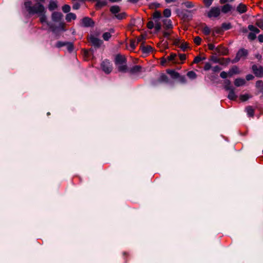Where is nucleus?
Segmentation results:
<instances>
[{
	"mask_svg": "<svg viewBox=\"0 0 263 263\" xmlns=\"http://www.w3.org/2000/svg\"><path fill=\"white\" fill-rule=\"evenodd\" d=\"M24 6L30 14H38L40 16V20L42 23H46L52 32L56 31V29L53 27V25L47 22L45 9L43 5L37 3L32 6L31 1H25Z\"/></svg>",
	"mask_w": 263,
	"mask_h": 263,
	"instance_id": "obj_1",
	"label": "nucleus"
},
{
	"mask_svg": "<svg viewBox=\"0 0 263 263\" xmlns=\"http://www.w3.org/2000/svg\"><path fill=\"white\" fill-rule=\"evenodd\" d=\"M221 13V10L219 7H212L207 12V16L210 18L218 17Z\"/></svg>",
	"mask_w": 263,
	"mask_h": 263,
	"instance_id": "obj_2",
	"label": "nucleus"
},
{
	"mask_svg": "<svg viewBox=\"0 0 263 263\" xmlns=\"http://www.w3.org/2000/svg\"><path fill=\"white\" fill-rule=\"evenodd\" d=\"M101 67L102 70L106 74L110 73L112 70V65L108 60L103 61Z\"/></svg>",
	"mask_w": 263,
	"mask_h": 263,
	"instance_id": "obj_3",
	"label": "nucleus"
},
{
	"mask_svg": "<svg viewBox=\"0 0 263 263\" xmlns=\"http://www.w3.org/2000/svg\"><path fill=\"white\" fill-rule=\"evenodd\" d=\"M248 55V51L245 49H240L237 53L233 62L236 63L238 62L241 59L245 58Z\"/></svg>",
	"mask_w": 263,
	"mask_h": 263,
	"instance_id": "obj_4",
	"label": "nucleus"
},
{
	"mask_svg": "<svg viewBox=\"0 0 263 263\" xmlns=\"http://www.w3.org/2000/svg\"><path fill=\"white\" fill-rule=\"evenodd\" d=\"M167 61H172L175 63H179L178 60L177 58V54L176 53H171L166 59H163L161 61V64L163 65Z\"/></svg>",
	"mask_w": 263,
	"mask_h": 263,
	"instance_id": "obj_5",
	"label": "nucleus"
},
{
	"mask_svg": "<svg viewBox=\"0 0 263 263\" xmlns=\"http://www.w3.org/2000/svg\"><path fill=\"white\" fill-rule=\"evenodd\" d=\"M252 70L256 76L258 77L263 76V68L262 67L254 65L252 66Z\"/></svg>",
	"mask_w": 263,
	"mask_h": 263,
	"instance_id": "obj_6",
	"label": "nucleus"
},
{
	"mask_svg": "<svg viewBox=\"0 0 263 263\" xmlns=\"http://www.w3.org/2000/svg\"><path fill=\"white\" fill-rule=\"evenodd\" d=\"M215 51L219 55H226L228 54V49L225 47L219 46L216 48Z\"/></svg>",
	"mask_w": 263,
	"mask_h": 263,
	"instance_id": "obj_7",
	"label": "nucleus"
},
{
	"mask_svg": "<svg viewBox=\"0 0 263 263\" xmlns=\"http://www.w3.org/2000/svg\"><path fill=\"white\" fill-rule=\"evenodd\" d=\"M89 42L95 47H99L102 44V41L95 37L94 36H90L89 37Z\"/></svg>",
	"mask_w": 263,
	"mask_h": 263,
	"instance_id": "obj_8",
	"label": "nucleus"
},
{
	"mask_svg": "<svg viewBox=\"0 0 263 263\" xmlns=\"http://www.w3.org/2000/svg\"><path fill=\"white\" fill-rule=\"evenodd\" d=\"M63 15L61 12H54L51 15L52 20L55 22H60L62 20Z\"/></svg>",
	"mask_w": 263,
	"mask_h": 263,
	"instance_id": "obj_9",
	"label": "nucleus"
},
{
	"mask_svg": "<svg viewBox=\"0 0 263 263\" xmlns=\"http://www.w3.org/2000/svg\"><path fill=\"white\" fill-rule=\"evenodd\" d=\"M126 63V60L124 56L118 54L115 58V64Z\"/></svg>",
	"mask_w": 263,
	"mask_h": 263,
	"instance_id": "obj_10",
	"label": "nucleus"
},
{
	"mask_svg": "<svg viewBox=\"0 0 263 263\" xmlns=\"http://www.w3.org/2000/svg\"><path fill=\"white\" fill-rule=\"evenodd\" d=\"M83 25L85 27H90L93 25V22L89 17H85L82 21Z\"/></svg>",
	"mask_w": 263,
	"mask_h": 263,
	"instance_id": "obj_11",
	"label": "nucleus"
},
{
	"mask_svg": "<svg viewBox=\"0 0 263 263\" xmlns=\"http://www.w3.org/2000/svg\"><path fill=\"white\" fill-rule=\"evenodd\" d=\"M163 23V27L165 29H172L173 28V24L171 20L164 19Z\"/></svg>",
	"mask_w": 263,
	"mask_h": 263,
	"instance_id": "obj_12",
	"label": "nucleus"
},
{
	"mask_svg": "<svg viewBox=\"0 0 263 263\" xmlns=\"http://www.w3.org/2000/svg\"><path fill=\"white\" fill-rule=\"evenodd\" d=\"M173 33V31L172 30V29H166V30L163 31V35L167 40H171V39H173V36H171V34H172Z\"/></svg>",
	"mask_w": 263,
	"mask_h": 263,
	"instance_id": "obj_13",
	"label": "nucleus"
},
{
	"mask_svg": "<svg viewBox=\"0 0 263 263\" xmlns=\"http://www.w3.org/2000/svg\"><path fill=\"white\" fill-rule=\"evenodd\" d=\"M232 9V6L230 4H226L222 6L221 11L223 13H227L230 12Z\"/></svg>",
	"mask_w": 263,
	"mask_h": 263,
	"instance_id": "obj_14",
	"label": "nucleus"
},
{
	"mask_svg": "<svg viewBox=\"0 0 263 263\" xmlns=\"http://www.w3.org/2000/svg\"><path fill=\"white\" fill-rule=\"evenodd\" d=\"M236 10L240 14L246 12L247 10L246 6L243 4H240L237 6Z\"/></svg>",
	"mask_w": 263,
	"mask_h": 263,
	"instance_id": "obj_15",
	"label": "nucleus"
},
{
	"mask_svg": "<svg viewBox=\"0 0 263 263\" xmlns=\"http://www.w3.org/2000/svg\"><path fill=\"white\" fill-rule=\"evenodd\" d=\"M167 73L173 79H177L179 77V73L174 70L168 69L167 70Z\"/></svg>",
	"mask_w": 263,
	"mask_h": 263,
	"instance_id": "obj_16",
	"label": "nucleus"
},
{
	"mask_svg": "<svg viewBox=\"0 0 263 263\" xmlns=\"http://www.w3.org/2000/svg\"><path fill=\"white\" fill-rule=\"evenodd\" d=\"M246 81L243 79L238 78L236 79L234 81V84L237 87H239L245 85Z\"/></svg>",
	"mask_w": 263,
	"mask_h": 263,
	"instance_id": "obj_17",
	"label": "nucleus"
},
{
	"mask_svg": "<svg viewBox=\"0 0 263 263\" xmlns=\"http://www.w3.org/2000/svg\"><path fill=\"white\" fill-rule=\"evenodd\" d=\"M140 48L144 53H148L152 51L153 48L151 46H141Z\"/></svg>",
	"mask_w": 263,
	"mask_h": 263,
	"instance_id": "obj_18",
	"label": "nucleus"
},
{
	"mask_svg": "<svg viewBox=\"0 0 263 263\" xmlns=\"http://www.w3.org/2000/svg\"><path fill=\"white\" fill-rule=\"evenodd\" d=\"M116 65L119 71L125 72L127 71V68L126 63L116 64Z\"/></svg>",
	"mask_w": 263,
	"mask_h": 263,
	"instance_id": "obj_19",
	"label": "nucleus"
},
{
	"mask_svg": "<svg viewBox=\"0 0 263 263\" xmlns=\"http://www.w3.org/2000/svg\"><path fill=\"white\" fill-rule=\"evenodd\" d=\"M229 91L228 98L231 100H235L237 98V96L235 93L234 88L230 89Z\"/></svg>",
	"mask_w": 263,
	"mask_h": 263,
	"instance_id": "obj_20",
	"label": "nucleus"
},
{
	"mask_svg": "<svg viewBox=\"0 0 263 263\" xmlns=\"http://www.w3.org/2000/svg\"><path fill=\"white\" fill-rule=\"evenodd\" d=\"M141 66L139 65H136L131 68L129 71L132 74L137 73L141 71Z\"/></svg>",
	"mask_w": 263,
	"mask_h": 263,
	"instance_id": "obj_21",
	"label": "nucleus"
},
{
	"mask_svg": "<svg viewBox=\"0 0 263 263\" xmlns=\"http://www.w3.org/2000/svg\"><path fill=\"white\" fill-rule=\"evenodd\" d=\"M110 11L115 15L119 13L120 11V8L118 6H113L110 8Z\"/></svg>",
	"mask_w": 263,
	"mask_h": 263,
	"instance_id": "obj_22",
	"label": "nucleus"
},
{
	"mask_svg": "<svg viewBox=\"0 0 263 263\" xmlns=\"http://www.w3.org/2000/svg\"><path fill=\"white\" fill-rule=\"evenodd\" d=\"M97 1L96 7L97 8H100L102 7H104L107 5V2L106 0H95Z\"/></svg>",
	"mask_w": 263,
	"mask_h": 263,
	"instance_id": "obj_23",
	"label": "nucleus"
},
{
	"mask_svg": "<svg viewBox=\"0 0 263 263\" xmlns=\"http://www.w3.org/2000/svg\"><path fill=\"white\" fill-rule=\"evenodd\" d=\"M246 112L249 117H253L254 114V110L251 106H248L246 108Z\"/></svg>",
	"mask_w": 263,
	"mask_h": 263,
	"instance_id": "obj_24",
	"label": "nucleus"
},
{
	"mask_svg": "<svg viewBox=\"0 0 263 263\" xmlns=\"http://www.w3.org/2000/svg\"><path fill=\"white\" fill-rule=\"evenodd\" d=\"M248 29L250 31L254 33L255 34H258L260 32L259 29L252 25H249Z\"/></svg>",
	"mask_w": 263,
	"mask_h": 263,
	"instance_id": "obj_25",
	"label": "nucleus"
},
{
	"mask_svg": "<svg viewBox=\"0 0 263 263\" xmlns=\"http://www.w3.org/2000/svg\"><path fill=\"white\" fill-rule=\"evenodd\" d=\"M76 18V15L72 13H69L66 16V20L69 22L71 20H74Z\"/></svg>",
	"mask_w": 263,
	"mask_h": 263,
	"instance_id": "obj_26",
	"label": "nucleus"
},
{
	"mask_svg": "<svg viewBox=\"0 0 263 263\" xmlns=\"http://www.w3.org/2000/svg\"><path fill=\"white\" fill-rule=\"evenodd\" d=\"M58 7L57 3L54 1H50L48 5V9L50 11L54 10Z\"/></svg>",
	"mask_w": 263,
	"mask_h": 263,
	"instance_id": "obj_27",
	"label": "nucleus"
},
{
	"mask_svg": "<svg viewBox=\"0 0 263 263\" xmlns=\"http://www.w3.org/2000/svg\"><path fill=\"white\" fill-rule=\"evenodd\" d=\"M224 88L227 90H229L234 88L232 86H231V82L229 80H226L224 81Z\"/></svg>",
	"mask_w": 263,
	"mask_h": 263,
	"instance_id": "obj_28",
	"label": "nucleus"
},
{
	"mask_svg": "<svg viewBox=\"0 0 263 263\" xmlns=\"http://www.w3.org/2000/svg\"><path fill=\"white\" fill-rule=\"evenodd\" d=\"M256 86L260 92L263 93V81H257L256 83Z\"/></svg>",
	"mask_w": 263,
	"mask_h": 263,
	"instance_id": "obj_29",
	"label": "nucleus"
},
{
	"mask_svg": "<svg viewBox=\"0 0 263 263\" xmlns=\"http://www.w3.org/2000/svg\"><path fill=\"white\" fill-rule=\"evenodd\" d=\"M251 98H252V96L248 93L241 95L239 96V99L241 101H246Z\"/></svg>",
	"mask_w": 263,
	"mask_h": 263,
	"instance_id": "obj_30",
	"label": "nucleus"
},
{
	"mask_svg": "<svg viewBox=\"0 0 263 263\" xmlns=\"http://www.w3.org/2000/svg\"><path fill=\"white\" fill-rule=\"evenodd\" d=\"M179 47L182 51H185L189 48V45L186 42H183L180 43Z\"/></svg>",
	"mask_w": 263,
	"mask_h": 263,
	"instance_id": "obj_31",
	"label": "nucleus"
},
{
	"mask_svg": "<svg viewBox=\"0 0 263 263\" xmlns=\"http://www.w3.org/2000/svg\"><path fill=\"white\" fill-rule=\"evenodd\" d=\"M187 76L191 79H195L197 77L196 73L193 71H190L187 73Z\"/></svg>",
	"mask_w": 263,
	"mask_h": 263,
	"instance_id": "obj_32",
	"label": "nucleus"
},
{
	"mask_svg": "<svg viewBox=\"0 0 263 263\" xmlns=\"http://www.w3.org/2000/svg\"><path fill=\"white\" fill-rule=\"evenodd\" d=\"M232 27L231 25L229 23H224L221 25V28L224 30H227L231 29Z\"/></svg>",
	"mask_w": 263,
	"mask_h": 263,
	"instance_id": "obj_33",
	"label": "nucleus"
},
{
	"mask_svg": "<svg viewBox=\"0 0 263 263\" xmlns=\"http://www.w3.org/2000/svg\"><path fill=\"white\" fill-rule=\"evenodd\" d=\"M202 32L205 35H209L211 33V29L208 26L205 25L202 28Z\"/></svg>",
	"mask_w": 263,
	"mask_h": 263,
	"instance_id": "obj_34",
	"label": "nucleus"
},
{
	"mask_svg": "<svg viewBox=\"0 0 263 263\" xmlns=\"http://www.w3.org/2000/svg\"><path fill=\"white\" fill-rule=\"evenodd\" d=\"M66 46L67 49L69 52H72L73 50V45L72 43L67 42L65 45Z\"/></svg>",
	"mask_w": 263,
	"mask_h": 263,
	"instance_id": "obj_35",
	"label": "nucleus"
},
{
	"mask_svg": "<svg viewBox=\"0 0 263 263\" xmlns=\"http://www.w3.org/2000/svg\"><path fill=\"white\" fill-rule=\"evenodd\" d=\"M153 18L154 20H159V18L161 16V13L160 12H159L158 11H156L153 13Z\"/></svg>",
	"mask_w": 263,
	"mask_h": 263,
	"instance_id": "obj_36",
	"label": "nucleus"
},
{
	"mask_svg": "<svg viewBox=\"0 0 263 263\" xmlns=\"http://www.w3.org/2000/svg\"><path fill=\"white\" fill-rule=\"evenodd\" d=\"M168 81V78L165 74H162L159 78V81L161 82H166Z\"/></svg>",
	"mask_w": 263,
	"mask_h": 263,
	"instance_id": "obj_37",
	"label": "nucleus"
},
{
	"mask_svg": "<svg viewBox=\"0 0 263 263\" xmlns=\"http://www.w3.org/2000/svg\"><path fill=\"white\" fill-rule=\"evenodd\" d=\"M53 27L56 29V31L54 32H55L58 30H61V31H65V24L63 23H60L59 26L58 28L54 27V26H53Z\"/></svg>",
	"mask_w": 263,
	"mask_h": 263,
	"instance_id": "obj_38",
	"label": "nucleus"
},
{
	"mask_svg": "<svg viewBox=\"0 0 263 263\" xmlns=\"http://www.w3.org/2000/svg\"><path fill=\"white\" fill-rule=\"evenodd\" d=\"M173 39H171L170 41H173L174 44L175 46H179L180 44V41L179 38H175V37H173Z\"/></svg>",
	"mask_w": 263,
	"mask_h": 263,
	"instance_id": "obj_39",
	"label": "nucleus"
},
{
	"mask_svg": "<svg viewBox=\"0 0 263 263\" xmlns=\"http://www.w3.org/2000/svg\"><path fill=\"white\" fill-rule=\"evenodd\" d=\"M111 35L109 32H105L103 33L102 37L105 41H108Z\"/></svg>",
	"mask_w": 263,
	"mask_h": 263,
	"instance_id": "obj_40",
	"label": "nucleus"
},
{
	"mask_svg": "<svg viewBox=\"0 0 263 263\" xmlns=\"http://www.w3.org/2000/svg\"><path fill=\"white\" fill-rule=\"evenodd\" d=\"M163 15L166 17H169L171 15V11L170 9H165L163 11Z\"/></svg>",
	"mask_w": 263,
	"mask_h": 263,
	"instance_id": "obj_41",
	"label": "nucleus"
},
{
	"mask_svg": "<svg viewBox=\"0 0 263 263\" xmlns=\"http://www.w3.org/2000/svg\"><path fill=\"white\" fill-rule=\"evenodd\" d=\"M70 10V6L68 5H65L62 7V11L64 13H68Z\"/></svg>",
	"mask_w": 263,
	"mask_h": 263,
	"instance_id": "obj_42",
	"label": "nucleus"
},
{
	"mask_svg": "<svg viewBox=\"0 0 263 263\" xmlns=\"http://www.w3.org/2000/svg\"><path fill=\"white\" fill-rule=\"evenodd\" d=\"M256 25L263 30V19L257 20L256 22Z\"/></svg>",
	"mask_w": 263,
	"mask_h": 263,
	"instance_id": "obj_43",
	"label": "nucleus"
},
{
	"mask_svg": "<svg viewBox=\"0 0 263 263\" xmlns=\"http://www.w3.org/2000/svg\"><path fill=\"white\" fill-rule=\"evenodd\" d=\"M248 37L250 40L253 41L256 39V34H255L254 33L251 31L249 33V34L248 35Z\"/></svg>",
	"mask_w": 263,
	"mask_h": 263,
	"instance_id": "obj_44",
	"label": "nucleus"
},
{
	"mask_svg": "<svg viewBox=\"0 0 263 263\" xmlns=\"http://www.w3.org/2000/svg\"><path fill=\"white\" fill-rule=\"evenodd\" d=\"M116 18L118 20H122L125 17V13H118L115 15Z\"/></svg>",
	"mask_w": 263,
	"mask_h": 263,
	"instance_id": "obj_45",
	"label": "nucleus"
},
{
	"mask_svg": "<svg viewBox=\"0 0 263 263\" xmlns=\"http://www.w3.org/2000/svg\"><path fill=\"white\" fill-rule=\"evenodd\" d=\"M161 27L160 23L157 21V20L155 21V23L154 24V28L156 31H159L160 30Z\"/></svg>",
	"mask_w": 263,
	"mask_h": 263,
	"instance_id": "obj_46",
	"label": "nucleus"
},
{
	"mask_svg": "<svg viewBox=\"0 0 263 263\" xmlns=\"http://www.w3.org/2000/svg\"><path fill=\"white\" fill-rule=\"evenodd\" d=\"M232 72L233 74L239 73V68L237 66H234L232 68L230 69Z\"/></svg>",
	"mask_w": 263,
	"mask_h": 263,
	"instance_id": "obj_47",
	"label": "nucleus"
},
{
	"mask_svg": "<svg viewBox=\"0 0 263 263\" xmlns=\"http://www.w3.org/2000/svg\"><path fill=\"white\" fill-rule=\"evenodd\" d=\"M67 42L59 41L56 44V47L57 48H61L63 46H65Z\"/></svg>",
	"mask_w": 263,
	"mask_h": 263,
	"instance_id": "obj_48",
	"label": "nucleus"
},
{
	"mask_svg": "<svg viewBox=\"0 0 263 263\" xmlns=\"http://www.w3.org/2000/svg\"><path fill=\"white\" fill-rule=\"evenodd\" d=\"M194 42L197 45H199L201 44V39L199 36H196L194 39Z\"/></svg>",
	"mask_w": 263,
	"mask_h": 263,
	"instance_id": "obj_49",
	"label": "nucleus"
},
{
	"mask_svg": "<svg viewBox=\"0 0 263 263\" xmlns=\"http://www.w3.org/2000/svg\"><path fill=\"white\" fill-rule=\"evenodd\" d=\"M137 44L134 41H130L129 46L131 50H134L135 49Z\"/></svg>",
	"mask_w": 263,
	"mask_h": 263,
	"instance_id": "obj_50",
	"label": "nucleus"
},
{
	"mask_svg": "<svg viewBox=\"0 0 263 263\" xmlns=\"http://www.w3.org/2000/svg\"><path fill=\"white\" fill-rule=\"evenodd\" d=\"M177 79H179V82H180L182 83H185L186 82L185 77L184 76H180L179 74V77Z\"/></svg>",
	"mask_w": 263,
	"mask_h": 263,
	"instance_id": "obj_51",
	"label": "nucleus"
},
{
	"mask_svg": "<svg viewBox=\"0 0 263 263\" xmlns=\"http://www.w3.org/2000/svg\"><path fill=\"white\" fill-rule=\"evenodd\" d=\"M213 2V0H203L204 5L206 7H210L212 5Z\"/></svg>",
	"mask_w": 263,
	"mask_h": 263,
	"instance_id": "obj_52",
	"label": "nucleus"
},
{
	"mask_svg": "<svg viewBox=\"0 0 263 263\" xmlns=\"http://www.w3.org/2000/svg\"><path fill=\"white\" fill-rule=\"evenodd\" d=\"M203 59H204V58H201V57H199V56L196 57L194 58V63H199L200 61H201L202 60H203Z\"/></svg>",
	"mask_w": 263,
	"mask_h": 263,
	"instance_id": "obj_53",
	"label": "nucleus"
},
{
	"mask_svg": "<svg viewBox=\"0 0 263 263\" xmlns=\"http://www.w3.org/2000/svg\"><path fill=\"white\" fill-rule=\"evenodd\" d=\"M211 64L210 63L207 62L205 64L204 66V70L205 71L209 70L211 68Z\"/></svg>",
	"mask_w": 263,
	"mask_h": 263,
	"instance_id": "obj_54",
	"label": "nucleus"
},
{
	"mask_svg": "<svg viewBox=\"0 0 263 263\" xmlns=\"http://www.w3.org/2000/svg\"><path fill=\"white\" fill-rule=\"evenodd\" d=\"M221 69V67L220 66H217V65L215 66H214L212 68V70L214 72L219 71Z\"/></svg>",
	"mask_w": 263,
	"mask_h": 263,
	"instance_id": "obj_55",
	"label": "nucleus"
},
{
	"mask_svg": "<svg viewBox=\"0 0 263 263\" xmlns=\"http://www.w3.org/2000/svg\"><path fill=\"white\" fill-rule=\"evenodd\" d=\"M154 24L153 22L149 21L148 22L147 26L149 29H152L154 27Z\"/></svg>",
	"mask_w": 263,
	"mask_h": 263,
	"instance_id": "obj_56",
	"label": "nucleus"
},
{
	"mask_svg": "<svg viewBox=\"0 0 263 263\" xmlns=\"http://www.w3.org/2000/svg\"><path fill=\"white\" fill-rule=\"evenodd\" d=\"M220 76L222 79H226L228 77L227 72L225 71H222L220 74Z\"/></svg>",
	"mask_w": 263,
	"mask_h": 263,
	"instance_id": "obj_57",
	"label": "nucleus"
},
{
	"mask_svg": "<svg viewBox=\"0 0 263 263\" xmlns=\"http://www.w3.org/2000/svg\"><path fill=\"white\" fill-rule=\"evenodd\" d=\"M80 5L79 3H76L73 5L72 8L74 10H78L79 9Z\"/></svg>",
	"mask_w": 263,
	"mask_h": 263,
	"instance_id": "obj_58",
	"label": "nucleus"
},
{
	"mask_svg": "<svg viewBox=\"0 0 263 263\" xmlns=\"http://www.w3.org/2000/svg\"><path fill=\"white\" fill-rule=\"evenodd\" d=\"M179 57L180 61H184L186 59V55L185 54H179Z\"/></svg>",
	"mask_w": 263,
	"mask_h": 263,
	"instance_id": "obj_59",
	"label": "nucleus"
},
{
	"mask_svg": "<svg viewBox=\"0 0 263 263\" xmlns=\"http://www.w3.org/2000/svg\"><path fill=\"white\" fill-rule=\"evenodd\" d=\"M208 48L210 50H215V49L216 48L215 47V46L214 44H208Z\"/></svg>",
	"mask_w": 263,
	"mask_h": 263,
	"instance_id": "obj_60",
	"label": "nucleus"
},
{
	"mask_svg": "<svg viewBox=\"0 0 263 263\" xmlns=\"http://www.w3.org/2000/svg\"><path fill=\"white\" fill-rule=\"evenodd\" d=\"M246 79L248 81L252 80L254 78V76L252 74H249L246 76Z\"/></svg>",
	"mask_w": 263,
	"mask_h": 263,
	"instance_id": "obj_61",
	"label": "nucleus"
},
{
	"mask_svg": "<svg viewBox=\"0 0 263 263\" xmlns=\"http://www.w3.org/2000/svg\"><path fill=\"white\" fill-rule=\"evenodd\" d=\"M258 40L260 43H263V35L260 34L258 36Z\"/></svg>",
	"mask_w": 263,
	"mask_h": 263,
	"instance_id": "obj_62",
	"label": "nucleus"
},
{
	"mask_svg": "<svg viewBox=\"0 0 263 263\" xmlns=\"http://www.w3.org/2000/svg\"><path fill=\"white\" fill-rule=\"evenodd\" d=\"M227 74H228V77H231L233 75H234L230 69L229 70V71L227 73Z\"/></svg>",
	"mask_w": 263,
	"mask_h": 263,
	"instance_id": "obj_63",
	"label": "nucleus"
},
{
	"mask_svg": "<svg viewBox=\"0 0 263 263\" xmlns=\"http://www.w3.org/2000/svg\"><path fill=\"white\" fill-rule=\"evenodd\" d=\"M228 0H220V3L221 4H224L228 2Z\"/></svg>",
	"mask_w": 263,
	"mask_h": 263,
	"instance_id": "obj_64",
	"label": "nucleus"
}]
</instances>
